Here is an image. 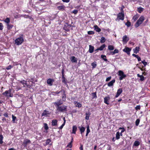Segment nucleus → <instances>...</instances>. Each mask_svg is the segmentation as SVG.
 Instances as JSON below:
<instances>
[{
  "label": "nucleus",
  "mask_w": 150,
  "mask_h": 150,
  "mask_svg": "<svg viewBox=\"0 0 150 150\" xmlns=\"http://www.w3.org/2000/svg\"><path fill=\"white\" fill-rule=\"evenodd\" d=\"M92 94L93 96V98H96L97 96H96V92L92 93Z\"/></svg>",
  "instance_id": "47"
},
{
  "label": "nucleus",
  "mask_w": 150,
  "mask_h": 150,
  "mask_svg": "<svg viewBox=\"0 0 150 150\" xmlns=\"http://www.w3.org/2000/svg\"><path fill=\"white\" fill-rule=\"evenodd\" d=\"M144 77L143 75H142L140 77V80L141 81H143L144 80Z\"/></svg>",
  "instance_id": "56"
},
{
  "label": "nucleus",
  "mask_w": 150,
  "mask_h": 150,
  "mask_svg": "<svg viewBox=\"0 0 150 150\" xmlns=\"http://www.w3.org/2000/svg\"><path fill=\"white\" fill-rule=\"evenodd\" d=\"M140 107L139 105L137 106L135 108V109L137 110H140Z\"/></svg>",
  "instance_id": "53"
},
{
  "label": "nucleus",
  "mask_w": 150,
  "mask_h": 150,
  "mask_svg": "<svg viewBox=\"0 0 150 150\" xmlns=\"http://www.w3.org/2000/svg\"><path fill=\"white\" fill-rule=\"evenodd\" d=\"M139 47H136L134 48L133 49V51L134 52L135 54H137L139 51Z\"/></svg>",
  "instance_id": "19"
},
{
  "label": "nucleus",
  "mask_w": 150,
  "mask_h": 150,
  "mask_svg": "<svg viewBox=\"0 0 150 150\" xmlns=\"http://www.w3.org/2000/svg\"><path fill=\"white\" fill-rule=\"evenodd\" d=\"M50 94L54 96L56 95V92H52Z\"/></svg>",
  "instance_id": "59"
},
{
  "label": "nucleus",
  "mask_w": 150,
  "mask_h": 150,
  "mask_svg": "<svg viewBox=\"0 0 150 150\" xmlns=\"http://www.w3.org/2000/svg\"><path fill=\"white\" fill-rule=\"evenodd\" d=\"M140 144V142L139 141H136L134 142V144L133 146H139Z\"/></svg>",
  "instance_id": "28"
},
{
  "label": "nucleus",
  "mask_w": 150,
  "mask_h": 150,
  "mask_svg": "<svg viewBox=\"0 0 150 150\" xmlns=\"http://www.w3.org/2000/svg\"><path fill=\"white\" fill-rule=\"evenodd\" d=\"M105 44H103L100 47L98 48L97 49V50H99L102 51L105 47Z\"/></svg>",
  "instance_id": "23"
},
{
  "label": "nucleus",
  "mask_w": 150,
  "mask_h": 150,
  "mask_svg": "<svg viewBox=\"0 0 150 150\" xmlns=\"http://www.w3.org/2000/svg\"><path fill=\"white\" fill-rule=\"evenodd\" d=\"M78 11V10H74L72 11V13L74 14H76L77 13Z\"/></svg>",
  "instance_id": "58"
},
{
  "label": "nucleus",
  "mask_w": 150,
  "mask_h": 150,
  "mask_svg": "<svg viewBox=\"0 0 150 150\" xmlns=\"http://www.w3.org/2000/svg\"><path fill=\"white\" fill-rule=\"evenodd\" d=\"M125 25H126L128 27H129L130 26L131 24V23L129 21H127L126 23L125 24Z\"/></svg>",
  "instance_id": "44"
},
{
  "label": "nucleus",
  "mask_w": 150,
  "mask_h": 150,
  "mask_svg": "<svg viewBox=\"0 0 150 150\" xmlns=\"http://www.w3.org/2000/svg\"><path fill=\"white\" fill-rule=\"evenodd\" d=\"M124 15L123 12H122L121 13H120L117 15V17L116 19V20H123L124 19Z\"/></svg>",
  "instance_id": "6"
},
{
  "label": "nucleus",
  "mask_w": 150,
  "mask_h": 150,
  "mask_svg": "<svg viewBox=\"0 0 150 150\" xmlns=\"http://www.w3.org/2000/svg\"><path fill=\"white\" fill-rule=\"evenodd\" d=\"M67 106L64 105L57 107V110L59 112H63L67 111Z\"/></svg>",
  "instance_id": "2"
},
{
  "label": "nucleus",
  "mask_w": 150,
  "mask_h": 150,
  "mask_svg": "<svg viewBox=\"0 0 150 150\" xmlns=\"http://www.w3.org/2000/svg\"><path fill=\"white\" fill-rule=\"evenodd\" d=\"M137 58V59L138 61L139 62L141 61V59L139 56Z\"/></svg>",
  "instance_id": "64"
},
{
  "label": "nucleus",
  "mask_w": 150,
  "mask_h": 150,
  "mask_svg": "<svg viewBox=\"0 0 150 150\" xmlns=\"http://www.w3.org/2000/svg\"><path fill=\"white\" fill-rule=\"evenodd\" d=\"M86 116L85 119L87 120H88L90 116L91 115V113L90 112H86Z\"/></svg>",
  "instance_id": "26"
},
{
  "label": "nucleus",
  "mask_w": 150,
  "mask_h": 150,
  "mask_svg": "<svg viewBox=\"0 0 150 150\" xmlns=\"http://www.w3.org/2000/svg\"><path fill=\"white\" fill-rule=\"evenodd\" d=\"M80 149L81 150H83V145H81V146L80 148Z\"/></svg>",
  "instance_id": "62"
},
{
  "label": "nucleus",
  "mask_w": 150,
  "mask_h": 150,
  "mask_svg": "<svg viewBox=\"0 0 150 150\" xmlns=\"http://www.w3.org/2000/svg\"><path fill=\"white\" fill-rule=\"evenodd\" d=\"M63 120H64V122L63 123V124L62 125L59 127V128L60 129H62L63 127L64 126V125H65L66 120L65 119V117L63 118Z\"/></svg>",
  "instance_id": "30"
},
{
  "label": "nucleus",
  "mask_w": 150,
  "mask_h": 150,
  "mask_svg": "<svg viewBox=\"0 0 150 150\" xmlns=\"http://www.w3.org/2000/svg\"><path fill=\"white\" fill-rule=\"evenodd\" d=\"M4 21L6 24H8L10 22V18H7L4 20Z\"/></svg>",
  "instance_id": "33"
},
{
  "label": "nucleus",
  "mask_w": 150,
  "mask_h": 150,
  "mask_svg": "<svg viewBox=\"0 0 150 150\" xmlns=\"http://www.w3.org/2000/svg\"><path fill=\"white\" fill-rule=\"evenodd\" d=\"M142 63H143L144 66H146L147 64V63L145 61V60H143L142 61Z\"/></svg>",
  "instance_id": "50"
},
{
  "label": "nucleus",
  "mask_w": 150,
  "mask_h": 150,
  "mask_svg": "<svg viewBox=\"0 0 150 150\" xmlns=\"http://www.w3.org/2000/svg\"><path fill=\"white\" fill-rule=\"evenodd\" d=\"M11 90L9 89L8 91H6L5 92L3 93V94L8 97H12L13 94H11Z\"/></svg>",
  "instance_id": "7"
},
{
  "label": "nucleus",
  "mask_w": 150,
  "mask_h": 150,
  "mask_svg": "<svg viewBox=\"0 0 150 150\" xmlns=\"http://www.w3.org/2000/svg\"><path fill=\"white\" fill-rule=\"evenodd\" d=\"M50 112L49 111L46 110H45L42 114V116L47 117L50 114Z\"/></svg>",
  "instance_id": "10"
},
{
  "label": "nucleus",
  "mask_w": 150,
  "mask_h": 150,
  "mask_svg": "<svg viewBox=\"0 0 150 150\" xmlns=\"http://www.w3.org/2000/svg\"><path fill=\"white\" fill-rule=\"evenodd\" d=\"M44 128L46 130H47L48 129V127L47 126V125L46 123H44Z\"/></svg>",
  "instance_id": "46"
},
{
  "label": "nucleus",
  "mask_w": 150,
  "mask_h": 150,
  "mask_svg": "<svg viewBox=\"0 0 150 150\" xmlns=\"http://www.w3.org/2000/svg\"><path fill=\"white\" fill-rule=\"evenodd\" d=\"M108 49L110 50H112L114 49V46L112 45H109L108 47Z\"/></svg>",
  "instance_id": "36"
},
{
  "label": "nucleus",
  "mask_w": 150,
  "mask_h": 150,
  "mask_svg": "<svg viewBox=\"0 0 150 150\" xmlns=\"http://www.w3.org/2000/svg\"><path fill=\"white\" fill-rule=\"evenodd\" d=\"M6 26L7 29L8 30H10L12 28L13 26V25L8 23L6 24Z\"/></svg>",
  "instance_id": "32"
},
{
  "label": "nucleus",
  "mask_w": 150,
  "mask_h": 150,
  "mask_svg": "<svg viewBox=\"0 0 150 150\" xmlns=\"http://www.w3.org/2000/svg\"><path fill=\"white\" fill-rule=\"evenodd\" d=\"M71 27L70 25L66 24L64 25L63 27V29L67 31H68L69 30L70 28Z\"/></svg>",
  "instance_id": "15"
},
{
  "label": "nucleus",
  "mask_w": 150,
  "mask_h": 150,
  "mask_svg": "<svg viewBox=\"0 0 150 150\" xmlns=\"http://www.w3.org/2000/svg\"><path fill=\"white\" fill-rule=\"evenodd\" d=\"M118 75L119 76V79L122 80L126 77V75L124 74L122 70H119L118 71Z\"/></svg>",
  "instance_id": "4"
},
{
  "label": "nucleus",
  "mask_w": 150,
  "mask_h": 150,
  "mask_svg": "<svg viewBox=\"0 0 150 150\" xmlns=\"http://www.w3.org/2000/svg\"><path fill=\"white\" fill-rule=\"evenodd\" d=\"M13 67V66H11V65H9L8 67H6V69L7 70H9L12 68Z\"/></svg>",
  "instance_id": "51"
},
{
  "label": "nucleus",
  "mask_w": 150,
  "mask_h": 150,
  "mask_svg": "<svg viewBox=\"0 0 150 150\" xmlns=\"http://www.w3.org/2000/svg\"><path fill=\"white\" fill-rule=\"evenodd\" d=\"M122 88H119V89H118L117 91L116 95L115 96V98L118 97L122 93Z\"/></svg>",
  "instance_id": "16"
},
{
  "label": "nucleus",
  "mask_w": 150,
  "mask_h": 150,
  "mask_svg": "<svg viewBox=\"0 0 150 150\" xmlns=\"http://www.w3.org/2000/svg\"><path fill=\"white\" fill-rule=\"evenodd\" d=\"M71 61L73 63H77V59L74 56H72L70 58Z\"/></svg>",
  "instance_id": "17"
},
{
  "label": "nucleus",
  "mask_w": 150,
  "mask_h": 150,
  "mask_svg": "<svg viewBox=\"0 0 150 150\" xmlns=\"http://www.w3.org/2000/svg\"><path fill=\"white\" fill-rule=\"evenodd\" d=\"M63 103V102L61 100H60L57 102H55L54 103L57 107L60 106V105L62 104Z\"/></svg>",
  "instance_id": "12"
},
{
  "label": "nucleus",
  "mask_w": 150,
  "mask_h": 150,
  "mask_svg": "<svg viewBox=\"0 0 150 150\" xmlns=\"http://www.w3.org/2000/svg\"><path fill=\"white\" fill-rule=\"evenodd\" d=\"M101 58L103 59L105 61L107 62V59H106V56L105 55H102L101 56Z\"/></svg>",
  "instance_id": "37"
},
{
  "label": "nucleus",
  "mask_w": 150,
  "mask_h": 150,
  "mask_svg": "<svg viewBox=\"0 0 150 150\" xmlns=\"http://www.w3.org/2000/svg\"><path fill=\"white\" fill-rule=\"evenodd\" d=\"M94 47L93 46L90 45H89V49L88 52L90 53H92L93 52Z\"/></svg>",
  "instance_id": "20"
},
{
  "label": "nucleus",
  "mask_w": 150,
  "mask_h": 150,
  "mask_svg": "<svg viewBox=\"0 0 150 150\" xmlns=\"http://www.w3.org/2000/svg\"><path fill=\"white\" fill-rule=\"evenodd\" d=\"M88 33L89 35L93 34L94 33V32L92 31H88Z\"/></svg>",
  "instance_id": "49"
},
{
  "label": "nucleus",
  "mask_w": 150,
  "mask_h": 150,
  "mask_svg": "<svg viewBox=\"0 0 150 150\" xmlns=\"http://www.w3.org/2000/svg\"><path fill=\"white\" fill-rule=\"evenodd\" d=\"M120 132H117L116 134V139H118L120 138Z\"/></svg>",
  "instance_id": "38"
},
{
  "label": "nucleus",
  "mask_w": 150,
  "mask_h": 150,
  "mask_svg": "<svg viewBox=\"0 0 150 150\" xmlns=\"http://www.w3.org/2000/svg\"><path fill=\"white\" fill-rule=\"evenodd\" d=\"M20 82L23 85V87H25L26 86L28 88H30L32 85L33 83L32 81H30V82L31 83H30V84H28L27 82L24 80L21 81H20Z\"/></svg>",
  "instance_id": "5"
},
{
  "label": "nucleus",
  "mask_w": 150,
  "mask_h": 150,
  "mask_svg": "<svg viewBox=\"0 0 150 150\" xmlns=\"http://www.w3.org/2000/svg\"><path fill=\"white\" fill-rule=\"evenodd\" d=\"M140 122V120L139 119H137L136 121L135 124L136 126H138Z\"/></svg>",
  "instance_id": "43"
},
{
  "label": "nucleus",
  "mask_w": 150,
  "mask_h": 150,
  "mask_svg": "<svg viewBox=\"0 0 150 150\" xmlns=\"http://www.w3.org/2000/svg\"><path fill=\"white\" fill-rule=\"evenodd\" d=\"M138 16L137 15L134 16L133 18V19L134 21H136L138 18Z\"/></svg>",
  "instance_id": "42"
},
{
  "label": "nucleus",
  "mask_w": 150,
  "mask_h": 150,
  "mask_svg": "<svg viewBox=\"0 0 150 150\" xmlns=\"http://www.w3.org/2000/svg\"><path fill=\"white\" fill-rule=\"evenodd\" d=\"M62 100L63 101H65L66 100V96H62Z\"/></svg>",
  "instance_id": "57"
},
{
  "label": "nucleus",
  "mask_w": 150,
  "mask_h": 150,
  "mask_svg": "<svg viewBox=\"0 0 150 150\" xmlns=\"http://www.w3.org/2000/svg\"><path fill=\"white\" fill-rule=\"evenodd\" d=\"M129 39V38L128 37H127V35H125L124 36L122 37V42L123 44H126Z\"/></svg>",
  "instance_id": "9"
},
{
  "label": "nucleus",
  "mask_w": 150,
  "mask_h": 150,
  "mask_svg": "<svg viewBox=\"0 0 150 150\" xmlns=\"http://www.w3.org/2000/svg\"><path fill=\"white\" fill-rule=\"evenodd\" d=\"M132 55L133 57H134L137 58V57H138L139 56L138 55H136L134 54H132Z\"/></svg>",
  "instance_id": "60"
},
{
  "label": "nucleus",
  "mask_w": 150,
  "mask_h": 150,
  "mask_svg": "<svg viewBox=\"0 0 150 150\" xmlns=\"http://www.w3.org/2000/svg\"><path fill=\"white\" fill-rule=\"evenodd\" d=\"M3 138V137L2 135L1 134V144H2L3 142L2 141V140Z\"/></svg>",
  "instance_id": "54"
},
{
  "label": "nucleus",
  "mask_w": 150,
  "mask_h": 150,
  "mask_svg": "<svg viewBox=\"0 0 150 150\" xmlns=\"http://www.w3.org/2000/svg\"><path fill=\"white\" fill-rule=\"evenodd\" d=\"M64 2L68 3L69 2L70 0H62Z\"/></svg>",
  "instance_id": "61"
},
{
  "label": "nucleus",
  "mask_w": 150,
  "mask_h": 150,
  "mask_svg": "<svg viewBox=\"0 0 150 150\" xmlns=\"http://www.w3.org/2000/svg\"><path fill=\"white\" fill-rule=\"evenodd\" d=\"M118 50L117 49H115L114 50V51L111 52L110 54L112 55H113L115 54L118 53Z\"/></svg>",
  "instance_id": "25"
},
{
  "label": "nucleus",
  "mask_w": 150,
  "mask_h": 150,
  "mask_svg": "<svg viewBox=\"0 0 150 150\" xmlns=\"http://www.w3.org/2000/svg\"><path fill=\"white\" fill-rule=\"evenodd\" d=\"M91 65L92 66L93 69L96 68L97 66L96 62L95 61L93 62H92L91 64Z\"/></svg>",
  "instance_id": "35"
},
{
  "label": "nucleus",
  "mask_w": 150,
  "mask_h": 150,
  "mask_svg": "<svg viewBox=\"0 0 150 150\" xmlns=\"http://www.w3.org/2000/svg\"><path fill=\"white\" fill-rule=\"evenodd\" d=\"M111 78V76H110L108 78H107L106 79V81H109V80H110Z\"/></svg>",
  "instance_id": "55"
},
{
  "label": "nucleus",
  "mask_w": 150,
  "mask_h": 150,
  "mask_svg": "<svg viewBox=\"0 0 150 150\" xmlns=\"http://www.w3.org/2000/svg\"><path fill=\"white\" fill-rule=\"evenodd\" d=\"M80 130V131L81 133L82 134V133L85 130V129L84 127H79Z\"/></svg>",
  "instance_id": "29"
},
{
  "label": "nucleus",
  "mask_w": 150,
  "mask_h": 150,
  "mask_svg": "<svg viewBox=\"0 0 150 150\" xmlns=\"http://www.w3.org/2000/svg\"><path fill=\"white\" fill-rule=\"evenodd\" d=\"M94 28L95 30L97 32H100L101 30V29L97 25H95Z\"/></svg>",
  "instance_id": "27"
},
{
  "label": "nucleus",
  "mask_w": 150,
  "mask_h": 150,
  "mask_svg": "<svg viewBox=\"0 0 150 150\" xmlns=\"http://www.w3.org/2000/svg\"><path fill=\"white\" fill-rule=\"evenodd\" d=\"M52 125L53 126L56 125L57 124V120H53L52 122Z\"/></svg>",
  "instance_id": "31"
},
{
  "label": "nucleus",
  "mask_w": 150,
  "mask_h": 150,
  "mask_svg": "<svg viewBox=\"0 0 150 150\" xmlns=\"http://www.w3.org/2000/svg\"><path fill=\"white\" fill-rule=\"evenodd\" d=\"M4 116L5 117H8V115L7 113H5L4 114Z\"/></svg>",
  "instance_id": "63"
},
{
  "label": "nucleus",
  "mask_w": 150,
  "mask_h": 150,
  "mask_svg": "<svg viewBox=\"0 0 150 150\" xmlns=\"http://www.w3.org/2000/svg\"><path fill=\"white\" fill-rule=\"evenodd\" d=\"M12 121L13 123H16L15 121L16 119V117L14 116L13 115H12Z\"/></svg>",
  "instance_id": "40"
},
{
  "label": "nucleus",
  "mask_w": 150,
  "mask_h": 150,
  "mask_svg": "<svg viewBox=\"0 0 150 150\" xmlns=\"http://www.w3.org/2000/svg\"><path fill=\"white\" fill-rule=\"evenodd\" d=\"M77 129V127L75 125L73 126L72 127V133L75 134Z\"/></svg>",
  "instance_id": "21"
},
{
  "label": "nucleus",
  "mask_w": 150,
  "mask_h": 150,
  "mask_svg": "<svg viewBox=\"0 0 150 150\" xmlns=\"http://www.w3.org/2000/svg\"><path fill=\"white\" fill-rule=\"evenodd\" d=\"M24 41V38L23 35H21L20 36L17 38L15 40V43L17 45H21Z\"/></svg>",
  "instance_id": "1"
},
{
  "label": "nucleus",
  "mask_w": 150,
  "mask_h": 150,
  "mask_svg": "<svg viewBox=\"0 0 150 150\" xmlns=\"http://www.w3.org/2000/svg\"><path fill=\"white\" fill-rule=\"evenodd\" d=\"M72 142H70L67 145V147H69L70 148H71L72 147Z\"/></svg>",
  "instance_id": "45"
},
{
  "label": "nucleus",
  "mask_w": 150,
  "mask_h": 150,
  "mask_svg": "<svg viewBox=\"0 0 150 150\" xmlns=\"http://www.w3.org/2000/svg\"><path fill=\"white\" fill-rule=\"evenodd\" d=\"M51 142V140L50 139H48L46 140V143L45 144H43V145L44 146H46L47 145L49 144Z\"/></svg>",
  "instance_id": "24"
},
{
  "label": "nucleus",
  "mask_w": 150,
  "mask_h": 150,
  "mask_svg": "<svg viewBox=\"0 0 150 150\" xmlns=\"http://www.w3.org/2000/svg\"><path fill=\"white\" fill-rule=\"evenodd\" d=\"M90 132V130L89 129V126H88L87 127V131L86 132L87 133H89Z\"/></svg>",
  "instance_id": "52"
},
{
  "label": "nucleus",
  "mask_w": 150,
  "mask_h": 150,
  "mask_svg": "<svg viewBox=\"0 0 150 150\" xmlns=\"http://www.w3.org/2000/svg\"><path fill=\"white\" fill-rule=\"evenodd\" d=\"M131 49L128 47H125L123 50V51L126 53L128 54L129 55L130 54V52Z\"/></svg>",
  "instance_id": "13"
},
{
  "label": "nucleus",
  "mask_w": 150,
  "mask_h": 150,
  "mask_svg": "<svg viewBox=\"0 0 150 150\" xmlns=\"http://www.w3.org/2000/svg\"><path fill=\"white\" fill-rule=\"evenodd\" d=\"M54 81V80L53 79H49L47 80V83L49 85L52 86V83Z\"/></svg>",
  "instance_id": "14"
},
{
  "label": "nucleus",
  "mask_w": 150,
  "mask_h": 150,
  "mask_svg": "<svg viewBox=\"0 0 150 150\" xmlns=\"http://www.w3.org/2000/svg\"><path fill=\"white\" fill-rule=\"evenodd\" d=\"M62 82L65 84H67V82L66 81V79L64 76H62Z\"/></svg>",
  "instance_id": "39"
},
{
  "label": "nucleus",
  "mask_w": 150,
  "mask_h": 150,
  "mask_svg": "<svg viewBox=\"0 0 150 150\" xmlns=\"http://www.w3.org/2000/svg\"><path fill=\"white\" fill-rule=\"evenodd\" d=\"M115 79H113L110 81V82L108 83V86L109 87H110L112 86L114 83L115 82Z\"/></svg>",
  "instance_id": "18"
},
{
  "label": "nucleus",
  "mask_w": 150,
  "mask_h": 150,
  "mask_svg": "<svg viewBox=\"0 0 150 150\" xmlns=\"http://www.w3.org/2000/svg\"><path fill=\"white\" fill-rule=\"evenodd\" d=\"M62 96H66V94L65 91L64 90H61Z\"/></svg>",
  "instance_id": "48"
},
{
  "label": "nucleus",
  "mask_w": 150,
  "mask_h": 150,
  "mask_svg": "<svg viewBox=\"0 0 150 150\" xmlns=\"http://www.w3.org/2000/svg\"><path fill=\"white\" fill-rule=\"evenodd\" d=\"M144 20V18L143 16H141L137 21L136 23L135 24V26L136 27H137L142 24Z\"/></svg>",
  "instance_id": "3"
},
{
  "label": "nucleus",
  "mask_w": 150,
  "mask_h": 150,
  "mask_svg": "<svg viewBox=\"0 0 150 150\" xmlns=\"http://www.w3.org/2000/svg\"><path fill=\"white\" fill-rule=\"evenodd\" d=\"M74 103L76 107L80 108L81 106V104L77 101H74Z\"/></svg>",
  "instance_id": "22"
},
{
  "label": "nucleus",
  "mask_w": 150,
  "mask_h": 150,
  "mask_svg": "<svg viewBox=\"0 0 150 150\" xmlns=\"http://www.w3.org/2000/svg\"><path fill=\"white\" fill-rule=\"evenodd\" d=\"M104 103L107 104L108 105L109 104V100L110 99V98L109 96L105 97L104 98Z\"/></svg>",
  "instance_id": "11"
},
{
  "label": "nucleus",
  "mask_w": 150,
  "mask_h": 150,
  "mask_svg": "<svg viewBox=\"0 0 150 150\" xmlns=\"http://www.w3.org/2000/svg\"><path fill=\"white\" fill-rule=\"evenodd\" d=\"M106 41V39L105 38L103 37H102L101 38L100 42L101 43H104Z\"/></svg>",
  "instance_id": "34"
},
{
  "label": "nucleus",
  "mask_w": 150,
  "mask_h": 150,
  "mask_svg": "<svg viewBox=\"0 0 150 150\" xmlns=\"http://www.w3.org/2000/svg\"><path fill=\"white\" fill-rule=\"evenodd\" d=\"M65 6L64 5H61L58 7V9H64Z\"/></svg>",
  "instance_id": "41"
},
{
  "label": "nucleus",
  "mask_w": 150,
  "mask_h": 150,
  "mask_svg": "<svg viewBox=\"0 0 150 150\" xmlns=\"http://www.w3.org/2000/svg\"><path fill=\"white\" fill-rule=\"evenodd\" d=\"M31 144V142L30 140L28 139H25L23 142V144L24 145V147L26 148L27 149H31L30 148L27 147V145Z\"/></svg>",
  "instance_id": "8"
}]
</instances>
